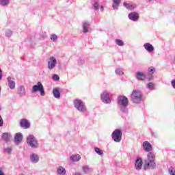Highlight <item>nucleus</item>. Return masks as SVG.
Listing matches in <instances>:
<instances>
[{
    "instance_id": "44",
    "label": "nucleus",
    "mask_w": 175,
    "mask_h": 175,
    "mask_svg": "<svg viewBox=\"0 0 175 175\" xmlns=\"http://www.w3.org/2000/svg\"><path fill=\"white\" fill-rule=\"evenodd\" d=\"M73 175H81L80 172H75Z\"/></svg>"
},
{
    "instance_id": "48",
    "label": "nucleus",
    "mask_w": 175,
    "mask_h": 175,
    "mask_svg": "<svg viewBox=\"0 0 175 175\" xmlns=\"http://www.w3.org/2000/svg\"><path fill=\"white\" fill-rule=\"evenodd\" d=\"M113 1H120V0H113Z\"/></svg>"
},
{
    "instance_id": "7",
    "label": "nucleus",
    "mask_w": 175,
    "mask_h": 175,
    "mask_svg": "<svg viewBox=\"0 0 175 175\" xmlns=\"http://www.w3.org/2000/svg\"><path fill=\"white\" fill-rule=\"evenodd\" d=\"M101 100L103 103L107 105H110L111 103V96H110V93L107 91L103 92L101 94Z\"/></svg>"
},
{
    "instance_id": "30",
    "label": "nucleus",
    "mask_w": 175,
    "mask_h": 175,
    "mask_svg": "<svg viewBox=\"0 0 175 175\" xmlns=\"http://www.w3.org/2000/svg\"><path fill=\"white\" fill-rule=\"evenodd\" d=\"M94 151L96 154H98V155H100V156L103 155V150H102L100 148L98 147L94 148Z\"/></svg>"
},
{
    "instance_id": "15",
    "label": "nucleus",
    "mask_w": 175,
    "mask_h": 175,
    "mask_svg": "<svg viewBox=\"0 0 175 175\" xmlns=\"http://www.w3.org/2000/svg\"><path fill=\"white\" fill-rule=\"evenodd\" d=\"M14 142L16 144H20L23 142V133H16L14 136Z\"/></svg>"
},
{
    "instance_id": "11",
    "label": "nucleus",
    "mask_w": 175,
    "mask_h": 175,
    "mask_svg": "<svg viewBox=\"0 0 175 175\" xmlns=\"http://www.w3.org/2000/svg\"><path fill=\"white\" fill-rule=\"evenodd\" d=\"M135 167L136 170H142L143 167V160L140 157H137L135 163Z\"/></svg>"
},
{
    "instance_id": "9",
    "label": "nucleus",
    "mask_w": 175,
    "mask_h": 175,
    "mask_svg": "<svg viewBox=\"0 0 175 175\" xmlns=\"http://www.w3.org/2000/svg\"><path fill=\"white\" fill-rule=\"evenodd\" d=\"M57 66V59L54 57H51L49 61L48 62V69L49 70H53L54 68Z\"/></svg>"
},
{
    "instance_id": "23",
    "label": "nucleus",
    "mask_w": 175,
    "mask_h": 175,
    "mask_svg": "<svg viewBox=\"0 0 175 175\" xmlns=\"http://www.w3.org/2000/svg\"><path fill=\"white\" fill-rule=\"evenodd\" d=\"M123 5L128 9V10H133V9L136 8V4L127 3L126 2H124Z\"/></svg>"
},
{
    "instance_id": "41",
    "label": "nucleus",
    "mask_w": 175,
    "mask_h": 175,
    "mask_svg": "<svg viewBox=\"0 0 175 175\" xmlns=\"http://www.w3.org/2000/svg\"><path fill=\"white\" fill-rule=\"evenodd\" d=\"M53 80H55V81H58V80H59V76H58V75L57 74H54L53 75Z\"/></svg>"
},
{
    "instance_id": "14",
    "label": "nucleus",
    "mask_w": 175,
    "mask_h": 175,
    "mask_svg": "<svg viewBox=\"0 0 175 175\" xmlns=\"http://www.w3.org/2000/svg\"><path fill=\"white\" fill-rule=\"evenodd\" d=\"M8 87H10V90H14L16 88V82L14 81V78H12V77H8Z\"/></svg>"
},
{
    "instance_id": "46",
    "label": "nucleus",
    "mask_w": 175,
    "mask_h": 175,
    "mask_svg": "<svg viewBox=\"0 0 175 175\" xmlns=\"http://www.w3.org/2000/svg\"><path fill=\"white\" fill-rule=\"evenodd\" d=\"M100 10H101L102 11H103V10H104L103 6H101V7H100Z\"/></svg>"
},
{
    "instance_id": "4",
    "label": "nucleus",
    "mask_w": 175,
    "mask_h": 175,
    "mask_svg": "<svg viewBox=\"0 0 175 175\" xmlns=\"http://www.w3.org/2000/svg\"><path fill=\"white\" fill-rule=\"evenodd\" d=\"M26 142L28 146L31 148H38L39 147V142L33 135H28Z\"/></svg>"
},
{
    "instance_id": "1",
    "label": "nucleus",
    "mask_w": 175,
    "mask_h": 175,
    "mask_svg": "<svg viewBox=\"0 0 175 175\" xmlns=\"http://www.w3.org/2000/svg\"><path fill=\"white\" fill-rule=\"evenodd\" d=\"M148 159L144 161V169H151L154 170L157 167V163H155V154L151 152H149L147 155Z\"/></svg>"
},
{
    "instance_id": "43",
    "label": "nucleus",
    "mask_w": 175,
    "mask_h": 175,
    "mask_svg": "<svg viewBox=\"0 0 175 175\" xmlns=\"http://www.w3.org/2000/svg\"><path fill=\"white\" fill-rule=\"evenodd\" d=\"M3 77V75L2 74V70L0 68V80Z\"/></svg>"
},
{
    "instance_id": "22",
    "label": "nucleus",
    "mask_w": 175,
    "mask_h": 175,
    "mask_svg": "<svg viewBox=\"0 0 175 175\" xmlns=\"http://www.w3.org/2000/svg\"><path fill=\"white\" fill-rule=\"evenodd\" d=\"M70 161L72 162H79L80 159H81V156L80 154H72L70 157Z\"/></svg>"
},
{
    "instance_id": "27",
    "label": "nucleus",
    "mask_w": 175,
    "mask_h": 175,
    "mask_svg": "<svg viewBox=\"0 0 175 175\" xmlns=\"http://www.w3.org/2000/svg\"><path fill=\"white\" fill-rule=\"evenodd\" d=\"M94 10H98L99 9V3L98 1H93L92 3Z\"/></svg>"
},
{
    "instance_id": "6",
    "label": "nucleus",
    "mask_w": 175,
    "mask_h": 175,
    "mask_svg": "<svg viewBox=\"0 0 175 175\" xmlns=\"http://www.w3.org/2000/svg\"><path fill=\"white\" fill-rule=\"evenodd\" d=\"M38 91L40 92L41 96H44V95H46V92H44V88L43 87L42 82H38L37 85H34L32 87V94H35V92H38Z\"/></svg>"
},
{
    "instance_id": "49",
    "label": "nucleus",
    "mask_w": 175,
    "mask_h": 175,
    "mask_svg": "<svg viewBox=\"0 0 175 175\" xmlns=\"http://www.w3.org/2000/svg\"><path fill=\"white\" fill-rule=\"evenodd\" d=\"M0 110H1V107H0Z\"/></svg>"
},
{
    "instance_id": "10",
    "label": "nucleus",
    "mask_w": 175,
    "mask_h": 175,
    "mask_svg": "<svg viewBox=\"0 0 175 175\" xmlns=\"http://www.w3.org/2000/svg\"><path fill=\"white\" fill-rule=\"evenodd\" d=\"M128 17L131 21H139V18H140V16L137 12H131L129 14Z\"/></svg>"
},
{
    "instance_id": "47",
    "label": "nucleus",
    "mask_w": 175,
    "mask_h": 175,
    "mask_svg": "<svg viewBox=\"0 0 175 175\" xmlns=\"http://www.w3.org/2000/svg\"><path fill=\"white\" fill-rule=\"evenodd\" d=\"M0 1H9V0H0Z\"/></svg>"
},
{
    "instance_id": "32",
    "label": "nucleus",
    "mask_w": 175,
    "mask_h": 175,
    "mask_svg": "<svg viewBox=\"0 0 175 175\" xmlns=\"http://www.w3.org/2000/svg\"><path fill=\"white\" fill-rule=\"evenodd\" d=\"M155 73V68L151 66L148 68V75H153Z\"/></svg>"
},
{
    "instance_id": "13",
    "label": "nucleus",
    "mask_w": 175,
    "mask_h": 175,
    "mask_svg": "<svg viewBox=\"0 0 175 175\" xmlns=\"http://www.w3.org/2000/svg\"><path fill=\"white\" fill-rule=\"evenodd\" d=\"M17 94L21 98L27 95V92L25 91V87L21 85L18 88Z\"/></svg>"
},
{
    "instance_id": "38",
    "label": "nucleus",
    "mask_w": 175,
    "mask_h": 175,
    "mask_svg": "<svg viewBox=\"0 0 175 175\" xmlns=\"http://www.w3.org/2000/svg\"><path fill=\"white\" fill-rule=\"evenodd\" d=\"M12 147L4 148V151L5 152H7V154H12Z\"/></svg>"
},
{
    "instance_id": "45",
    "label": "nucleus",
    "mask_w": 175,
    "mask_h": 175,
    "mask_svg": "<svg viewBox=\"0 0 175 175\" xmlns=\"http://www.w3.org/2000/svg\"><path fill=\"white\" fill-rule=\"evenodd\" d=\"M0 175H5V174H3V172H2L1 170H0Z\"/></svg>"
},
{
    "instance_id": "18",
    "label": "nucleus",
    "mask_w": 175,
    "mask_h": 175,
    "mask_svg": "<svg viewBox=\"0 0 175 175\" xmlns=\"http://www.w3.org/2000/svg\"><path fill=\"white\" fill-rule=\"evenodd\" d=\"M30 161L31 163H38L39 162V155L36 153H32L30 154Z\"/></svg>"
},
{
    "instance_id": "24",
    "label": "nucleus",
    "mask_w": 175,
    "mask_h": 175,
    "mask_svg": "<svg viewBox=\"0 0 175 175\" xmlns=\"http://www.w3.org/2000/svg\"><path fill=\"white\" fill-rule=\"evenodd\" d=\"M90 29V23L88 22H84L83 23V33H87Z\"/></svg>"
},
{
    "instance_id": "39",
    "label": "nucleus",
    "mask_w": 175,
    "mask_h": 175,
    "mask_svg": "<svg viewBox=\"0 0 175 175\" xmlns=\"http://www.w3.org/2000/svg\"><path fill=\"white\" fill-rule=\"evenodd\" d=\"M85 62V61H84V59L82 58H79L78 59V65H84Z\"/></svg>"
},
{
    "instance_id": "16",
    "label": "nucleus",
    "mask_w": 175,
    "mask_h": 175,
    "mask_svg": "<svg viewBox=\"0 0 175 175\" xmlns=\"http://www.w3.org/2000/svg\"><path fill=\"white\" fill-rule=\"evenodd\" d=\"M21 128H24V129H28L29 128V122L27 119H21L20 121Z\"/></svg>"
},
{
    "instance_id": "5",
    "label": "nucleus",
    "mask_w": 175,
    "mask_h": 175,
    "mask_svg": "<svg viewBox=\"0 0 175 175\" xmlns=\"http://www.w3.org/2000/svg\"><path fill=\"white\" fill-rule=\"evenodd\" d=\"M74 106L78 111H80L81 113H84L85 111H87V107H85V105H84V103H83V100L77 98L74 100Z\"/></svg>"
},
{
    "instance_id": "12",
    "label": "nucleus",
    "mask_w": 175,
    "mask_h": 175,
    "mask_svg": "<svg viewBox=\"0 0 175 175\" xmlns=\"http://www.w3.org/2000/svg\"><path fill=\"white\" fill-rule=\"evenodd\" d=\"M142 146L144 151H146V152H150V151H152V146L151 145V144H150V142L146 141L143 143Z\"/></svg>"
},
{
    "instance_id": "26",
    "label": "nucleus",
    "mask_w": 175,
    "mask_h": 175,
    "mask_svg": "<svg viewBox=\"0 0 175 175\" xmlns=\"http://www.w3.org/2000/svg\"><path fill=\"white\" fill-rule=\"evenodd\" d=\"M82 170L85 174H87L88 173H90L91 172V168L88 165H85L82 167Z\"/></svg>"
},
{
    "instance_id": "21",
    "label": "nucleus",
    "mask_w": 175,
    "mask_h": 175,
    "mask_svg": "<svg viewBox=\"0 0 175 175\" xmlns=\"http://www.w3.org/2000/svg\"><path fill=\"white\" fill-rule=\"evenodd\" d=\"M53 94L54 98H56V99H59V98H61V93L59 92V89L58 88H54L53 90Z\"/></svg>"
},
{
    "instance_id": "8",
    "label": "nucleus",
    "mask_w": 175,
    "mask_h": 175,
    "mask_svg": "<svg viewBox=\"0 0 175 175\" xmlns=\"http://www.w3.org/2000/svg\"><path fill=\"white\" fill-rule=\"evenodd\" d=\"M112 139L116 143H120L122 139V131L120 129H116L112 133Z\"/></svg>"
},
{
    "instance_id": "36",
    "label": "nucleus",
    "mask_w": 175,
    "mask_h": 175,
    "mask_svg": "<svg viewBox=\"0 0 175 175\" xmlns=\"http://www.w3.org/2000/svg\"><path fill=\"white\" fill-rule=\"evenodd\" d=\"M9 3H10V1H0V5H1V6H8Z\"/></svg>"
},
{
    "instance_id": "37",
    "label": "nucleus",
    "mask_w": 175,
    "mask_h": 175,
    "mask_svg": "<svg viewBox=\"0 0 175 175\" xmlns=\"http://www.w3.org/2000/svg\"><path fill=\"white\" fill-rule=\"evenodd\" d=\"M168 172L170 175H175V170L173 167H170Z\"/></svg>"
},
{
    "instance_id": "35",
    "label": "nucleus",
    "mask_w": 175,
    "mask_h": 175,
    "mask_svg": "<svg viewBox=\"0 0 175 175\" xmlns=\"http://www.w3.org/2000/svg\"><path fill=\"white\" fill-rule=\"evenodd\" d=\"M115 72L119 76H122V75H124V72H122V68H117Z\"/></svg>"
},
{
    "instance_id": "20",
    "label": "nucleus",
    "mask_w": 175,
    "mask_h": 175,
    "mask_svg": "<svg viewBox=\"0 0 175 175\" xmlns=\"http://www.w3.org/2000/svg\"><path fill=\"white\" fill-rule=\"evenodd\" d=\"M136 77H137V80H139L141 81H144V80L146 79V74H144L143 72H137Z\"/></svg>"
},
{
    "instance_id": "17",
    "label": "nucleus",
    "mask_w": 175,
    "mask_h": 175,
    "mask_svg": "<svg viewBox=\"0 0 175 175\" xmlns=\"http://www.w3.org/2000/svg\"><path fill=\"white\" fill-rule=\"evenodd\" d=\"M1 139L5 143H9L10 139H12V135L9 134V133H3L1 135Z\"/></svg>"
},
{
    "instance_id": "3",
    "label": "nucleus",
    "mask_w": 175,
    "mask_h": 175,
    "mask_svg": "<svg viewBox=\"0 0 175 175\" xmlns=\"http://www.w3.org/2000/svg\"><path fill=\"white\" fill-rule=\"evenodd\" d=\"M131 98L133 103L139 104L143 100V94L142 92L135 90L133 91Z\"/></svg>"
},
{
    "instance_id": "2",
    "label": "nucleus",
    "mask_w": 175,
    "mask_h": 175,
    "mask_svg": "<svg viewBox=\"0 0 175 175\" xmlns=\"http://www.w3.org/2000/svg\"><path fill=\"white\" fill-rule=\"evenodd\" d=\"M118 108L122 113L126 114L128 113V105L129 100L125 96H119L117 98Z\"/></svg>"
},
{
    "instance_id": "25",
    "label": "nucleus",
    "mask_w": 175,
    "mask_h": 175,
    "mask_svg": "<svg viewBox=\"0 0 175 175\" xmlns=\"http://www.w3.org/2000/svg\"><path fill=\"white\" fill-rule=\"evenodd\" d=\"M57 173L59 175H65L66 174V170L64 168V167L59 166L57 170Z\"/></svg>"
},
{
    "instance_id": "42",
    "label": "nucleus",
    "mask_w": 175,
    "mask_h": 175,
    "mask_svg": "<svg viewBox=\"0 0 175 175\" xmlns=\"http://www.w3.org/2000/svg\"><path fill=\"white\" fill-rule=\"evenodd\" d=\"M0 126H3V119H2V116H0Z\"/></svg>"
},
{
    "instance_id": "29",
    "label": "nucleus",
    "mask_w": 175,
    "mask_h": 175,
    "mask_svg": "<svg viewBox=\"0 0 175 175\" xmlns=\"http://www.w3.org/2000/svg\"><path fill=\"white\" fill-rule=\"evenodd\" d=\"M146 87L148 90H155V84H154L152 82H149L147 84Z\"/></svg>"
},
{
    "instance_id": "19",
    "label": "nucleus",
    "mask_w": 175,
    "mask_h": 175,
    "mask_svg": "<svg viewBox=\"0 0 175 175\" xmlns=\"http://www.w3.org/2000/svg\"><path fill=\"white\" fill-rule=\"evenodd\" d=\"M144 47L145 49V50H146V51H148V53H152V51H154V50H155V48H154V46H152V44H151L150 43H145L144 44Z\"/></svg>"
},
{
    "instance_id": "33",
    "label": "nucleus",
    "mask_w": 175,
    "mask_h": 175,
    "mask_svg": "<svg viewBox=\"0 0 175 175\" xmlns=\"http://www.w3.org/2000/svg\"><path fill=\"white\" fill-rule=\"evenodd\" d=\"M50 39L53 42H57V40H58V36L57 34H52Z\"/></svg>"
},
{
    "instance_id": "50",
    "label": "nucleus",
    "mask_w": 175,
    "mask_h": 175,
    "mask_svg": "<svg viewBox=\"0 0 175 175\" xmlns=\"http://www.w3.org/2000/svg\"><path fill=\"white\" fill-rule=\"evenodd\" d=\"M148 1H152V0H148Z\"/></svg>"
},
{
    "instance_id": "28",
    "label": "nucleus",
    "mask_w": 175,
    "mask_h": 175,
    "mask_svg": "<svg viewBox=\"0 0 175 175\" xmlns=\"http://www.w3.org/2000/svg\"><path fill=\"white\" fill-rule=\"evenodd\" d=\"M120 3H121L120 1H114L112 5L113 9H118V6H120Z\"/></svg>"
},
{
    "instance_id": "31",
    "label": "nucleus",
    "mask_w": 175,
    "mask_h": 175,
    "mask_svg": "<svg viewBox=\"0 0 175 175\" xmlns=\"http://www.w3.org/2000/svg\"><path fill=\"white\" fill-rule=\"evenodd\" d=\"M115 43L118 45V46H124L125 44L124 43V41H122V40L120 39H116L115 40Z\"/></svg>"
},
{
    "instance_id": "34",
    "label": "nucleus",
    "mask_w": 175,
    "mask_h": 175,
    "mask_svg": "<svg viewBox=\"0 0 175 175\" xmlns=\"http://www.w3.org/2000/svg\"><path fill=\"white\" fill-rule=\"evenodd\" d=\"M12 35H13V31H12V30L7 29L5 31V36H7V38H10V36H12Z\"/></svg>"
},
{
    "instance_id": "40",
    "label": "nucleus",
    "mask_w": 175,
    "mask_h": 175,
    "mask_svg": "<svg viewBox=\"0 0 175 175\" xmlns=\"http://www.w3.org/2000/svg\"><path fill=\"white\" fill-rule=\"evenodd\" d=\"M147 79L148 81H151V80H154V75H152V74H148Z\"/></svg>"
}]
</instances>
